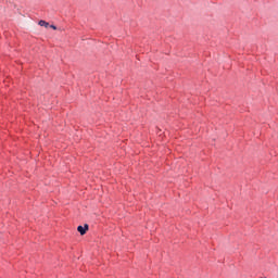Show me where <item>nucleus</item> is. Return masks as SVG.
Masks as SVG:
<instances>
[{"mask_svg":"<svg viewBox=\"0 0 278 278\" xmlns=\"http://www.w3.org/2000/svg\"><path fill=\"white\" fill-rule=\"evenodd\" d=\"M51 29H58V27L55 25H50Z\"/></svg>","mask_w":278,"mask_h":278,"instance_id":"nucleus-3","label":"nucleus"},{"mask_svg":"<svg viewBox=\"0 0 278 278\" xmlns=\"http://www.w3.org/2000/svg\"><path fill=\"white\" fill-rule=\"evenodd\" d=\"M77 231L80 232V236H86V231H88V224H85L84 226H78Z\"/></svg>","mask_w":278,"mask_h":278,"instance_id":"nucleus-1","label":"nucleus"},{"mask_svg":"<svg viewBox=\"0 0 278 278\" xmlns=\"http://www.w3.org/2000/svg\"><path fill=\"white\" fill-rule=\"evenodd\" d=\"M38 24L40 25V27H46V28L49 27V22H47L45 20L39 21Z\"/></svg>","mask_w":278,"mask_h":278,"instance_id":"nucleus-2","label":"nucleus"}]
</instances>
